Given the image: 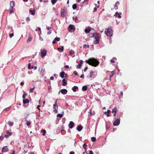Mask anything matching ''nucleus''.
<instances>
[{"instance_id": "f257e3e1", "label": "nucleus", "mask_w": 154, "mask_h": 154, "mask_svg": "<svg viewBox=\"0 0 154 154\" xmlns=\"http://www.w3.org/2000/svg\"><path fill=\"white\" fill-rule=\"evenodd\" d=\"M85 62L90 65L94 67L97 66L99 63V61L94 58H90L88 60H86Z\"/></svg>"}, {"instance_id": "f03ea898", "label": "nucleus", "mask_w": 154, "mask_h": 154, "mask_svg": "<svg viewBox=\"0 0 154 154\" xmlns=\"http://www.w3.org/2000/svg\"><path fill=\"white\" fill-rule=\"evenodd\" d=\"M14 6V2L13 1H11L10 2V7L9 9L10 10V13H11L13 12L14 11L13 10V9Z\"/></svg>"}, {"instance_id": "7ed1b4c3", "label": "nucleus", "mask_w": 154, "mask_h": 154, "mask_svg": "<svg viewBox=\"0 0 154 154\" xmlns=\"http://www.w3.org/2000/svg\"><path fill=\"white\" fill-rule=\"evenodd\" d=\"M106 30H107L105 31L106 35L109 37L111 36L112 35V30H109V29H106Z\"/></svg>"}, {"instance_id": "20e7f679", "label": "nucleus", "mask_w": 154, "mask_h": 154, "mask_svg": "<svg viewBox=\"0 0 154 154\" xmlns=\"http://www.w3.org/2000/svg\"><path fill=\"white\" fill-rule=\"evenodd\" d=\"M100 36L101 35L97 33H93L92 35V36L91 37H94L95 39L99 40Z\"/></svg>"}, {"instance_id": "39448f33", "label": "nucleus", "mask_w": 154, "mask_h": 154, "mask_svg": "<svg viewBox=\"0 0 154 154\" xmlns=\"http://www.w3.org/2000/svg\"><path fill=\"white\" fill-rule=\"evenodd\" d=\"M61 16L63 17H64L66 15V12L65 9H62L60 11Z\"/></svg>"}, {"instance_id": "423d86ee", "label": "nucleus", "mask_w": 154, "mask_h": 154, "mask_svg": "<svg viewBox=\"0 0 154 154\" xmlns=\"http://www.w3.org/2000/svg\"><path fill=\"white\" fill-rule=\"evenodd\" d=\"M46 51L45 49L43 50L41 52V57L43 58L46 55Z\"/></svg>"}, {"instance_id": "0eeeda50", "label": "nucleus", "mask_w": 154, "mask_h": 154, "mask_svg": "<svg viewBox=\"0 0 154 154\" xmlns=\"http://www.w3.org/2000/svg\"><path fill=\"white\" fill-rule=\"evenodd\" d=\"M74 126V123L72 121L70 122L68 125V127L69 128H72Z\"/></svg>"}, {"instance_id": "6e6552de", "label": "nucleus", "mask_w": 154, "mask_h": 154, "mask_svg": "<svg viewBox=\"0 0 154 154\" xmlns=\"http://www.w3.org/2000/svg\"><path fill=\"white\" fill-rule=\"evenodd\" d=\"M80 63H79L76 67L77 69H80L82 66V64L83 62V61L82 60H80Z\"/></svg>"}, {"instance_id": "1a4fd4ad", "label": "nucleus", "mask_w": 154, "mask_h": 154, "mask_svg": "<svg viewBox=\"0 0 154 154\" xmlns=\"http://www.w3.org/2000/svg\"><path fill=\"white\" fill-rule=\"evenodd\" d=\"M68 28L69 29L71 30H74L75 29V28L74 25H73L70 24V25L68 27Z\"/></svg>"}, {"instance_id": "9d476101", "label": "nucleus", "mask_w": 154, "mask_h": 154, "mask_svg": "<svg viewBox=\"0 0 154 154\" xmlns=\"http://www.w3.org/2000/svg\"><path fill=\"white\" fill-rule=\"evenodd\" d=\"M61 93L63 94H66L67 92V91L66 89H62L60 91Z\"/></svg>"}, {"instance_id": "9b49d317", "label": "nucleus", "mask_w": 154, "mask_h": 154, "mask_svg": "<svg viewBox=\"0 0 154 154\" xmlns=\"http://www.w3.org/2000/svg\"><path fill=\"white\" fill-rule=\"evenodd\" d=\"M8 150V146H5L2 148V152H6Z\"/></svg>"}, {"instance_id": "f8f14e48", "label": "nucleus", "mask_w": 154, "mask_h": 154, "mask_svg": "<svg viewBox=\"0 0 154 154\" xmlns=\"http://www.w3.org/2000/svg\"><path fill=\"white\" fill-rule=\"evenodd\" d=\"M82 126L81 125H79L77 127L76 129L79 131H80L82 130Z\"/></svg>"}, {"instance_id": "ddd939ff", "label": "nucleus", "mask_w": 154, "mask_h": 154, "mask_svg": "<svg viewBox=\"0 0 154 154\" xmlns=\"http://www.w3.org/2000/svg\"><path fill=\"white\" fill-rule=\"evenodd\" d=\"M94 73V71H91L90 72V75L89 76V78H92V77H93V78H94L95 77V76L93 75V74ZM88 78V77L87 76Z\"/></svg>"}, {"instance_id": "4468645a", "label": "nucleus", "mask_w": 154, "mask_h": 154, "mask_svg": "<svg viewBox=\"0 0 154 154\" xmlns=\"http://www.w3.org/2000/svg\"><path fill=\"white\" fill-rule=\"evenodd\" d=\"M65 74V73L64 72L62 71L61 72L60 74V76L62 79H63L64 77V75Z\"/></svg>"}, {"instance_id": "2eb2a0df", "label": "nucleus", "mask_w": 154, "mask_h": 154, "mask_svg": "<svg viewBox=\"0 0 154 154\" xmlns=\"http://www.w3.org/2000/svg\"><path fill=\"white\" fill-rule=\"evenodd\" d=\"M72 89L74 92H76L78 90V88L77 86H74L72 88Z\"/></svg>"}, {"instance_id": "dca6fc26", "label": "nucleus", "mask_w": 154, "mask_h": 154, "mask_svg": "<svg viewBox=\"0 0 154 154\" xmlns=\"http://www.w3.org/2000/svg\"><path fill=\"white\" fill-rule=\"evenodd\" d=\"M29 102V100L27 99H23V103L24 104H25L26 103H28Z\"/></svg>"}, {"instance_id": "f3484780", "label": "nucleus", "mask_w": 154, "mask_h": 154, "mask_svg": "<svg viewBox=\"0 0 154 154\" xmlns=\"http://www.w3.org/2000/svg\"><path fill=\"white\" fill-rule=\"evenodd\" d=\"M66 80H65V79H63L62 80V82H63V84H62L63 86H65L67 85V83L66 81Z\"/></svg>"}, {"instance_id": "a211bd4d", "label": "nucleus", "mask_w": 154, "mask_h": 154, "mask_svg": "<svg viewBox=\"0 0 154 154\" xmlns=\"http://www.w3.org/2000/svg\"><path fill=\"white\" fill-rule=\"evenodd\" d=\"M110 112V110L108 109L107 110V111L105 112H104V114L106 115L107 117H109V114Z\"/></svg>"}, {"instance_id": "6ab92c4d", "label": "nucleus", "mask_w": 154, "mask_h": 154, "mask_svg": "<svg viewBox=\"0 0 154 154\" xmlns=\"http://www.w3.org/2000/svg\"><path fill=\"white\" fill-rule=\"evenodd\" d=\"M88 0H84V1L82 3L83 5H86L88 4Z\"/></svg>"}, {"instance_id": "aec40b11", "label": "nucleus", "mask_w": 154, "mask_h": 154, "mask_svg": "<svg viewBox=\"0 0 154 154\" xmlns=\"http://www.w3.org/2000/svg\"><path fill=\"white\" fill-rule=\"evenodd\" d=\"M64 114L63 112V111L61 114H58L57 115V116L59 118H62Z\"/></svg>"}, {"instance_id": "412c9836", "label": "nucleus", "mask_w": 154, "mask_h": 154, "mask_svg": "<svg viewBox=\"0 0 154 154\" xmlns=\"http://www.w3.org/2000/svg\"><path fill=\"white\" fill-rule=\"evenodd\" d=\"M29 12L31 13V14L32 15H34L35 12V11L34 10H32L31 9H30L29 10Z\"/></svg>"}, {"instance_id": "4be33fe9", "label": "nucleus", "mask_w": 154, "mask_h": 154, "mask_svg": "<svg viewBox=\"0 0 154 154\" xmlns=\"http://www.w3.org/2000/svg\"><path fill=\"white\" fill-rule=\"evenodd\" d=\"M82 89L83 91H86L87 89V86L86 85L82 87Z\"/></svg>"}, {"instance_id": "5701e85b", "label": "nucleus", "mask_w": 154, "mask_h": 154, "mask_svg": "<svg viewBox=\"0 0 154 154\" xmlns=\"http://www.w3.org/2000/svg\"><path fill=\"white\" fill-rule=\"evenodd\" d=\"M120 123V119H116V126L118 125Z\"/></svg>"}, {"instance_id": "b1692460", "label": "nucleus", "mask_w": 154, "mask_h": 154, "mask_svg": "<svg viewBox=\"0 0 154 154\" xmlns=\"http://www.w3.org/2000/svg\"><path fill=\"white\" fill-rule=\"evenodd\" d=\"M115 69L113 71H112L111 72V74L110 75L109 78L110 79L115 74V72L114 71Z\"/></svg>"}, {"instance_id": "393cba45", "label": "nucleus", "mask_w": 154, "mask_h": 154, "mask_svg": "<svg viewBox=\"0 0 154 154\" xmlns=\"http://www.w3.org/2000/svg\"><path fill=\"white\" fill-rule=\"evenodd\" d=\"M77 5L76 4H74L72 5V8L73 10L76 9L77 8Z\"/></svg>"}, {"instance_id": "a878e982", "label": "nucleus", "mask_w": 154, "mask_h": 154, "mask_svg": "<svg viewBox=\"0 0 154 154\" xmlns=\"http://www.w3.org/2000/svg\"><path fill=\"white\" fill-rule=\"evenodd\" d=\"M112 113H114V114L113 115V116H116V107L114 108V109L112 111Z\"/></svg>"}, {"instance_id": "bb28decb", "label": "nucleus", "mask_w": 154, "mask_h": 154, "mask_svg": "<svg viewBox=\"0 0 154 154\" xmlns=\"http://www.w3.org/2000/svg\"><path fill=\"white\" fill-rule=\"evenodd\" d=\"M91 30L90 29H85V33H89L90 31Z\"/></svg>"}, {"instance_id": "cd10ccee", "label": "nucleus", "mask_w": 154, "mask_h": 154, "mask_svg": "<svg viewBox=\"0 0 154 154\" xmlns=\"http://www.w3.org/2000/svg\"><path fill=\"white\" fill-rule=\"evenodd\" d=\"M63 47L62 46L61 48H57V50L59 51H61V52H62L63 51Z\"/></svg>"}, {"instance_id": "c85d7f7f", "label": "nucleus", "mask_w": 154, "mask_h": 154, "mask_svg": "<svg viewBox=\"0 0 154 154\" xmlns=\"http://www.w3.org/2000/svg\"><path fill=\"white\" fill-rule=\"evenodd\" d=\"M32 39V38L31 36H29L28 39L27 40V42L29 43L30 42Z\"/></svg>"}, {"instance_id": "c756f323", "label": "nucleus", "mask_w": 154, "mask_h": 154, "mask_svg": "<svg viewBox=\"0 0 154 154\" xmlns=\"http://www.w3.org/2000/svg\"><path fill=\"white\" fill-rule=\"evenodd\" d=\"M41 132L42 133H43V134H42V135H43V136H44L45 134V133L46 132V131L45 130V129H42L41 131Z\"/></svg>"}, {"instance_id": "7c9ffc66", "label": "nucleus", "mask_w": 154, "mask_h": 154, "mask_svg": "<svg viewBox=\"0 0 154 154\" xmlns=\"http://www.w3.org/2000/svg\"><path fill=\"white\" fill-rule=\"evenodd\" d=\"M99 40L98 39H95L94 41V44H97L99 43Z\"/></svg>"}, {"instance_id": "2f4dec72", "label": "nucleus", "mask_w": 154, "mask_h": 154, "mask_svg": "<svg viewBox=\"0 0 154 154\" xmlns=\"http://www.w3.org/2000/svg\"><path fill=\"white\" fill-rule=\"evenodd\" d=\"M53 108L54 109V112H55V113H57L58 107H53Z\"/></svg>"}, {"instance_id": "473e14b6", "label": "nucleus", "mask_w": 154, "mask_h": 154, "mask_svg": "<svg viewBox=\"0 0 154 154\" xmlns=\"http://www.w3.org/2000/svg\"><path fill=\"white\" fill-rule=\"evenodd\" d=\"M27 96V94L26 93V92H24L23 93V94L22 96V98L23 99H24L25 98V96Z\"/></svg>"}, {"instance_id": "72a5a7b5", "label": "nucleus", "mask_w": 154, "mask_h": 154, "mask_svg": "<svg viewBox=\"0 0 154 154\" xmlns=\"http://www.w3.org/2000/svg\"><path fill=\"white\" fill-rule=\"evenodd\" d=\"M74 51L73 50H71L70 51L69 55L71 56L72 54H74Z\"/></svg>"}, {"instance_id": "f704fd0d", "label": "nucleus", "mask_w": 154, "mask_h": 154, "mask_svg": "<svg viewBox=\"0 0 154 154\" xmlns=\"http://www.w3.org/2000/svg\"><path fill=\"white\" fill-rule=\"evenodd\" d=\"M6 133L9 136H10L12 134L11 132H9L8 131H6Z\"/></svg>"}, {"instance_id": "c9c22d12", "label": "nucleus", "mask_w": 154, "mask_h": 154, "mask_svg": "<svg viewBox=\"0 0 154 154\" xmlns=\"http://www.w3.org/2000/svg\"><path fill=\"white\" fill-rule=\"evenodd\" d=\"M57 0H51V2L53 5H54L57 1Z\"/></svg>"}, {"instance_id": "e433bc0d", "label": "nucleus", "mask_w": 154, "mask_h": 154, "mask_svg": "<svg viewBox=\"0 0 154 154\" xmlns=\"http://www.w3.org/2000/svg\"><path fill=\"white\" fill-rule=\"evenodd\" d=\"M91 140L92 142H95L96 140V138L94 137H92L91 138Z\"/></svg>"}, {"instance_id": "4c0bfd02", "label": "nucleus", "mask_w": 154, "mask_h": 154, "mask_svg": "<svg viewBox=\"0 0 154 154\" xmlns=\"http://www.w3.org/2000/svg\"><path fill=\"white\" fill-rule=\"evenodd\" d=\"M31 123V122L30 121H27L26 122V125L27 126H29Z\"/></svg>"}, {"instance_id": "58836bf2", "label": "nucleus", "mask_w": 154, "mask_h": 154, "mask_svg": "<svg viewBox=\"0 0 154 154\" xmlns=\"http://www.w3.org/2000/svg\"><path fill=\"white\" fill-rule=\"evenodd\" d=\"M55 41H59L60 40V38H59V37H56L55 38H54V39Z\"/></svg>"}, {"instance_id": "ea45409f", "label": "nucleus", "mask_w": 154, "mask_h": 154, "mask_svg": "<svg viewBox=\"0 0 154 154\" xmlns=\"http://www.w3.org/2000/svg\"><path fill=\"white\" fill-rule=\"evenodd\" d=\"M8 124H9L10 126H12L13 124V123L10 121L8 122Z\"/></svg>"}, {"instance_id": "a19ab883", "label": "nucleus", "mask_w": 154, "mask_h": 154, "mask_svg": "<svg viewBox=\"0 0 154 154\" xmlns=\"http://www.w3.org/2000/svg\"><path fill=\"white\" fill-rule=\"evenodd\" d=\"M35 89V88L34 87L33 88H31L29 90V91L30 93H32V92L33 90L34 89Z\"/></svg>"}, {"instance_id": "79ce46f5", "label": "nucleus", "mask_w": 154, "mask_h": 154, "mask_svg": "<svg viewBox=\"0 0 154 154\" xmlns=\"http://www.w3.org/2000/svg\"><path fill=\"white\" fill-rule=\"evenodd\" d=\"M87 146V145L85 144V143H84L83 145V148L85 149L86 150V148L85 147V146Z\"/></svg>"}, {"instance_id": "37998d69", "label": "nucleus", "mask_w": 154, "mask_h": 154, "mask_svg": "<svg viewBox=\"0 0 154 154\" xmlns=\"http://www.w3.org/2000/svg\"><path fill=\"white\" fill-rule=\"evenodd\" d=\"M54 107H58V105L57 103V100H56L55 103L53 105Z\"/></svg>"}, {"instance_id": "c03bdc74", "label": "nucleus", "mask_w": 154, "mask_h": 154, "mask_svg": "<svg viewBox=\"0 0 154 154\" xmlns=\"http://www.w3.org/2000/svg\"><path fill=\"white\" fill-rule=\"evenodd\" d=\"M73 74H74L75 75H77L78 76H79L77 72V71H75L73 72Z\"/></svg>"}, {"instance_id": "a18cd8bd", "label": "nucleus", "mask_w": 154, "mask_h": 154, "mask_svg": "<svg viewBox=\"0 0 154 154\" xmlns=\"http://www.w3.org/2000/svg\"><path fill=\"white\" fill-rule=\"evenodd\" d=\"M65 78L64 79H65V80H67V79H68V75H67V74H65Z\"/></svg>"}, {"instance_id": "49530a36", "label": "nucleus", "mask_w": 154, "mask_h": 154, "mask_svg": "<svg viewBox=\"0 0 154 154\" xmlns=\"http://www.w3.org/2000/svg\"><path fill=\"white\" fill-rule=\"evenodd\" d=\"M122 14V13L121 12H120L119 13L118 12H116V17L118 15H121Z\"/></svg>"}, {"instance_id": "de8ad7c7", "label": "nucleus", "mask_w": 154, "mask_h": 154, "mask_svg": "<svg viewBox=\"0 0 154 154\" xmlns=\"http://www.w3.org/2000/svg\"><path fill=\"white\" fill-rule=\"evenodd\" d=\"M14 35V33H12L10 34L9 37L10 38H11Z\"/></svg>"}, {"instance_id": "09e8293b", "label": "nucleus", "mask_w": 154, "mask_h": 154, "mask_svg": "<svg viewBox=\"0 0 154 154\" xmlns=\"http://www.w3.org/2000/svg\"><path fill=\"white\" fill-rule=\"evenodd\" d=\"M28 68L29 69H31V64L30 63L28 64Z\"/></svg>"}, {"instance_id": "8fccbe9b", "label": "nucleus", "mask_w": 154, "mask_h": 154, "mask_svg": "<svg viewBox=\"0 0 154 154\" xmlns=\"http://www.w3.org/2000/svg\"><path fill=\"white\" fill-rule=\"evenodd\" d=\"M123 95V92L122 91H121V95L120 96H119V98H120V97H122V96Z\"/></svg>"}, {"instance_id": "3c124183", "label": "nucleus", "mask_w": 154, "mask_h": 154, "mask_svg": "<svg viewBox=\"0 0 154 154\" xmlns=\"http://www.w3.org/2000/svg\"><path fill=\"white\" fill-rule=\"evenodd\" d=\"M30 20V17H28L26 18V20L27 21H29Z\"/></svg>"}, {"instance_id": "603ef678", "label": "nucleus", "mask_w": 154, "mask_h": 154, "mask_svg": "<svg viewBox=\"0 0 154 154\" xmlns=\"http://www.w3.org/2000/svg\"><path fill=\"white\" fill-rule=\"evenodd\" d=\"M4 138V137L2 136H1L0 137V140H2Z\"/></svg>"}, {"instance_id": "864d4df0", "label": "nucleus", "mask_w": 154, "mask_h": 154, "mask_svg": "<svg viewBox=\"0 0 154 154\" xmlns=\"http://www.w3.org/2000/svg\"><path fill=\"white\" fill-rule=\"evenodd\" d=\"M73 19L75 20V21H76L78 20V18L77 17H75V18L73 17Z\"/></svg>"}, {"instance_id": "5fc2aeb1", "label": "nucleus", "mask_w": 154, "mask_h": 154, "mask_svg": "<svg viewBox=\"0 0 154 154\" xmlns=\"http://www.w3.org/2000/svg\"><path fill=\"white\" fill-rule=\"evenodd\" d=\"M51 29V27L47 26L46 27V29L48 30H50Z\"/></svg>"}, {"instance_id": "6e6d98bb", "label": "nucleus", "mask_w": 154, "mask_h": 154, "mask_svg": "<svg viewBox=\"0 0 154 154\" xmlns=\"http://www.w3.org/2000/svg\"><path fill=\"white\" fill-rule=\"evenodd\" d=\"M97 10V8H94V10L93 11V12H95Z\"/></svg>"}, {"instance_id": "4d7b16f0", "label": "nucleus", "mask_w": 154, "mask_h": 154, "mask_svg": "<svg viewBox=\"0 0 154 154\" xmlns=\"http://www.w3.org/2000/svg\"><path fill=\"white\" fill-rule=\"evenodd\" d=\"M84 75L83 73V74L80 76V78H83V79H84Z\"/></svg>"}, {"instance_id": "13d9d810", "label": "nucleus", "mask_w": 154, "mask_h": 154, "mask_svg": "<svg viewBox=\"0 0 154 154\" xmlns=\"http://www.w3.org/2000/svg\"><path fill=\"white\" fill-rule=\"evenodd\" d=\"M88 69V67H86L84 69V71L85 72L87 71V70Z\"/></svg>"}, {"instance_id": "bf43d9fd", "label": "nucleus", "mask_w": 154, "mask_h": 154, "mask_svg": "<svg viewBox=\"0 0 154 154\" xmlns=\"http://www.w3.org/2000/svg\"><path fill=\"white\" fill-rule=\"evenodd\" d=\"M110 62L111 63H114L115 62L114 61L112 60H110Z\"/></svg>"}, {"instance_id": "052dcab7", "label": "nucleus", "mask_w": 154, "mask_h": 154, "mask_svg": "<svg viewBox=\"0 0 154 154\" xmlns=\"http://www.w3.org/2000/svg\"><path fill=\"white\" fill-rule=\"evenodd\" d=\"M89 152L90 154H93V152L92 150H90Z\"/></svg>"}, {"instance_id": "680f3d73", "label": "nucleus", "mask_w": 154, "mask_h": 154, "mask_svg": "<svg viewBox=\"0 0 154 154\" xmlns=\"http://www.w3.org/2000/svg\"><path fill=\"white\" fill-rule=\"evenodd\" d=\"M83 47L84 48H86L87 47V45L86 44H85L84 45H83Z\"/></svg>"}, {"instance_id": "e2e57ef3", "label": "nucleus", "mask_w": 154, "mask_h": 154, "mask_svg": "<svg viewBox=\"0 0 154 154\" xmlns=\"http://www.w3.org/2000/svg\"><path fill=\"white\" fill-rule=\"evenodd\" d=\"M54 79V77L53 76H51L50 78V79L51 80H53Z\"/></svg>"}, {"instance_id": "0e129e2a", "label": "nucleus", "mask_w": 154, "mask_h": 154, "mask_svg": "<svg viewBox=\"0 0 154 154\" xmlns=\"http://www.w3.org/2000/svg\"><path fill=\"white\" fill-rule=\"evenodd\" d=\"M65 106L68 107V106H69V105L67 103H66L65 104Z\"/></svg>"}, {"instance_id": "69168bd1", "label": "nucleus", "mask_w": 154, "mask_h": 154, "mask_svg": "<svg viewBox=\"0 0 154 154\" xmlns=\"http://www.w3.org/2000/svg\"><path fill=\"white\" fill-rule=\"evenodd\" d=\"M9 136L8 134H5V137L6 138H8Z\"/></svg>"}, {"instance_id": "338daca9", "label": "nucleus", "mask_w": 154, "mask_h": 154, "mask_svg": "<svg viewBox=\"0 0 154 154\" xmlns=\"http://www.w3.org/2000/svg\"><path fill=\"white\" fill-rule=\"evenodd\" d=\"M69 154H74V152L73 151L70 152Z\"/></svg>"}, {"instance_id": "774afa93", "label": "nucleus", "mask_w": 154, "mask_h": 154, "mask_svg": "<svg viewBox=\"0 0 154 154\" xmlns=\"http://www.w3.org/2000/svg\"><path fill=\"white\" fill-rule=\"evenodd\" d=\"M11 154H15V151L14 150L12 152V153Z\"/></svg>"}]
</instances>
